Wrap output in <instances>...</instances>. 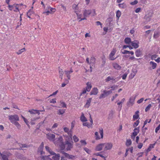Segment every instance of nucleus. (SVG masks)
Wrapping results in <instances>:
<instances>
[{
    "mask_svg": "<svg viewBox=\"0 0 160 160\" xmlns=\"http://www.w3.org/2000/svg\"><path fill=\"white\" fill-rule=\"evenodd\" d=\"M53 143L56 146L59 147L61 150L64 149V142L62 136L59 137Z\"/></svg>",
    "mask_w": 160,
    "mask_h": 160,
    "instance_id": "f257e3e1",
    "label": "nucleus"
},
{
    "mask_svg": "<svg viewBox=\"0 0 160 160\" xmlns=\"http://www.w3.org/2000/svg\"><path fill=\"white\" fill-rule=\"evenodd\" d=\"M52 155L53 156L52 157V158L50 157V155L42 156V158L45 160H59L60 157L59 154L55 153V154Z\"/></svg>",
    "mask_w": 160,
    "mask_h": 160,
    "instance_id": "f03ea898",
    "label": "nucleus"
},
{
    "mask_svg": "<svg viewBox=\"0 0 160 160\" xmlns=\"http://www.w3.org/2000/svg\"><path fill=\"white\" fill-rule=\"evenodd\" d=\"M73 142L66 140L64 143V149L66 148L67 151L70 150L73 147Z\"/></svg>",
    "mask_w": 160,
    "mask_h": 160,
    "instance_id": "7ed1b4c3",
    "label": "nucleus"
},
{
    "mask_svg": "<svg viewBox=\"0 0 160 160\" xmlns=\"http://www.w3.org/2000/svg\"><path fill=\"white\" fill-rule=\"evenodd\" d=\"M8 119L12 123H13L14 122L19 120V118L18 116L16 114L9 115Z\"/></svg>",
    "mask_w": 160,
    "mask_h": 160,
    "instance_id": "20e7f679",
    "label": "nucleus"
},
{
    "mask_svg": "<svg viewBox=\"0 0 160 160\" xmlns=\"http://www.w3.org/2000/svg\"><path fill=\"white\" fill-rule=\"evenodd\" d=\"M152 15V13L150 12L145 15L144 17V19L145 20V21L144 22L145 24H147L148 22L150 21Z\"/></svg>",
    "mask_w": 160,
    "mask_h": 160,
    "instance_id": "39448f33",
    "label": "nucleus"
},
{
    "mask_svg": "<svg viewBox=\"0 0 160 160\" xmlns=\"http://www.w3.org/2000/svg\"><path fill=\"white\" fill-rule=\"evenodd\" d=\"M116 52V50L115 48H113L112 51L109 55V58L110 60L113 61L115 60L118 58V56L116 57H114L115 53Z\"/></svg>",
    "mask_w": 160,
    "mask_h": 160,
    "instance_id": "423d86ee",
    "label": "nucleus"
},
{
    "mask_svg": "<svg viewBox=\"0 0 160 160\" xmlns=\"http://www.w3.org/2000/svg\"><path fill=\"white\" fill-rule=\"evenodd\" d=\"M65 157L69 159H74L76 158V157L73 155L69 154L68 153L64 152L63 151L61 152Z\"/></svg>",
    "mask_w": 160,
    "mask_h": 160,
    "instance_id": "0eeeda50",
    "label": "nucleus"
},
{
    "mask_svg": "<svg viewBox=\"0 0 160 160\" xmlns=\"http://www.w3.org/2000/svg\"><path fill=\"white\" fill-rule=\"evenodd\" d=\"M139 132V128L137 127L134 129L132 134L131 136V138L134 139L135 137L136 136Z\"/></svg>",
    "mask_w": 160,
    "mask_h": 160,
    "instance_id": "6e6552de",
    "label": "nucleus"
},
{
    "mask_svg": "<svg viewBox=\"0 0 160 160\" xmlns=\"http://www.w3.org/2000/svg\"><path fill=\"white\" fill-rule=\"evenodd\" d=\"M47 138L51 141H52L53 142L55 140V136L54 134L51 133L48 134H47Z\"/></svg>",
    "mask_w": 160,
    "mask_h": 160,
    "instance_id": "1a4fd4ad",
    "label": "nucleus"
},
{
    "mask_svg": "<svg viewBox=\"0 0 160 160\" xmlns=\"http://www.w3.org/2000/svg\"><path fill=\"white\" fill-rule=\"evenodd\" d=\"M105 150H108L111 149L112 147V144L111 143H104Z\"/></svg>",
    "mask_w": 160,
    "mask_h": 160,
    "instance_id": "9d476101",
    "label": "nucleus"
},
{
    "mask_svg": "<svg viewBox=\"0 0 160 160\" xmlns=\"http://www.w3.org/2000/svg\"><path fill=\"white\" fill-rule=\"evenodd\" d=\"M44 147V143L42 142L38 148V153H40L41 155H43L44 154V152L43 151V149Z\"/></svg>",
    "mask_w": 160,
    "mask_h": 160,
    "instance_id": "9b49d317",
    "label": "nucleus"
},
{
    "mask_svg": "<svg viewBox=\"0 0 160 160\" xmlns=\"http://www.w3.org/2000/svg\"><path fill=\"white\" fill-rule=\"evenodd\" d=\"M92 13L91 10H87L85 9L83 12V15L85 18L88 17L89 15H90Z\"/></svg>",
    "mask_w": 160,
    "mask_h": 160,
    "instance_id": "f8f14e48",
    "label": "nucleus"
},
{
    "mask_svg": "<svg viewBox=\"0 0 160 160\" xmlns=\"http://www.w3.org/2000/svg\"><path fill=\"white\" fill-rule=\"evenodd\" d=\"M108 95V94L107 92V91L106 90H104L103 91V93L101 94L99 96V99L104 98Z\"/></svg>",
    "mask_w": 160,
    "mask_h": 160,
    "instance_id": "ddd939ff",
    "label": "nucleus"
},
{
    "mask_svg": "<svg viewBox=\"0 0 160 160\" xmlns=\"http://www.w3.org/2000/svg\"><path fill=\"white\" fill-rule=\"evenodd\" d=\"M98 92V90L97 88H93L90 93V95H96Z\"/></svg>",
    "mask_w": 160,
    "mask_h": 160,
    "instance_id": "4468645a",
    "label": "nucleus"
},
{
    "mask_svg": "<svg viewBox=\"0 0 160 160\" xmlns=\"http://www.w3.org/2000/svg\"><path fill=\"white\" fill-rule=\"evenodd\" d=\"M74 12L77 15L78 19H80L79 20V22H80L82 20L86 19V18L85 17L83 18H81V17H82V15L81 14L78 13L77 12V11H74Z\"/></svg>",
    "mask_w": 160,
    "mask_h": 160,
    "instance_id": "2eb2a0df",
    "label": "nucleus"
},
{
    "mask_svg": "<svg viewBox=\"0 0 160 160\" xmlns=\"http://www.w3.org/2000/svg\"><path fill=\"white\" fill-rule=\"evenodd\" d=\"M113 67L115 69L117 70H119L121 68V67L119 64L117 63H113L112 64Z\"/></svg>",
    "mask_w": 160,
    "mask_h": 160,
    "instance_id": "dca6fc26",
    "label": "nucleus"
},
{
    "mask_svg": "<svg viewBox=\"0 0 160 160\" xmlns=\"http://www.w3.org/2000/svg\"><path fill=\"white\" fill-rule=\"evenodd\" d=\"M103 147H104V143L99 144L96 147L95 150L96 151H100L102 149Z\"/></svg>",
    "mask_w": 160,
    "mask_h": 160,
    "instance_id": "f3484780",
    "label": "nucleus"
},
{
    "mask_svg": "<svg viewBox=\"0 0 160 160\" xmlns=\"http://www.w3.org/2000/svg\"><path fill=\"white\" fill-rule=\"evenodd\" d=\"M116 78L112 76H108L105 79V81L106 82H108L111 80L114 81L115 80Z\"/></svg>",
    "mask_w": 160,
    "mask_h": 160,
    "instance_id": "a211bd4d",
    "label": "nucleus"
},
{
    "mask_svg": "<svg viewBox=\"0 0 160 160\" xmlns=\"http://www.w3.org/2000/svg\"><path fill=\"white\" fill-rule=\"evenodd\" d=\"M46 150L48 151L51 155H53L55 154V153L53 152L51 149H50L49 147L48 146H46L45 147Z\"/></svg>",
    "mask_w": 160,
    "mask_h": 160,
    "instance_id": "6ab92c4d",
    "label": "nucleus"
},
{
    "mask_svg": "<svg viewBox=\"0 0 160 160\" xmlns=\"http://www.w3.org/2000/svg\"><path fill=\"white\" fill-rule=\"evenodd\" d=\"M92 100V98H89L87 101L86 104L84 106L86 108H88L90 105V103Z\"/></svg>",
    "mask_w": 160,
    "mask_h": 160,
    "instance_id": "aec40b11",
    "label": "nucleus"
},
{
    "mask_svg": "<svg viewBox=\"0 0 160 160\" xmlns=\"http://www.w3.org/2000/svg\"><path fill=\"white\" fill-rule=\"evenodd\" d=\"M149 64L151 66L152 69H154L156 68L157 66L156 63L152 61H151L149 62Z\"/></svg>",
    "mask_w": 160,
    "mask_h": 160,
    "instance_id": "412c9836",
    "label": "nucleus"
},
{
    "mask_svg": "<svg viewBox=\"0 0 160 160\" xmlns=\"http://www.w3.org/2000/svg\"><path fill=\"white\" fill-rule=\"evenodd\" d=\"M0 157H2L1 160H9L7 156L3 154L1 152H0Z\"/></svg>",
    "mask_w": 160,
    "mask_h": 160,
    "instance_id": "4be33fe9",
    "label": "nucleus"
},
{
    "mask_svg": "<svg viewBox=\"0 0 160 160\" xmlns=\"http://www.w3.org/2000/svg\"><path fill=\"white\" fill-rule=\"evenodd\" d=\"M80 120L82 122H86L87 121V119L84 116V114L83 112L82 113V115L80 117Z\"/></svg>",
    "mask_w": 160,
    "mask_h": 160,
    "instance_id": "5701e85b",
    "label": "nucleus"
},
{
    "mask_svg": "<svg viewBox=\"0 0 160 160\" xmlns=\"http://www.w3.org/2000/svg\"><path fill=\"white\" fill-rule=\"evenodd\" d=\"M131 43L132 45L135 48H137L139 47L138 43H136L135 41L132 42Z\"/></svg>",
    "mask_w": 160,
    "mask_h": 160,
    "instance_id": "b1692460",
    "label": "nucleus"
},
{
    "mask_svg": "<svg viewBox=\"0 0 160 160\" xmlns=\"http://www.w3.org/2000/svg\"><path fill=\"white\" fill-rule=\"evenodd\" d=\"M59 78L61 79H62L63 76L64 74V72L61 69H60L59 71Z\"/></svg>",
    "mask_w": 160,
    "mask_h": 160,
    "instance_id": "393cba45",
    "label": "nucleus"
},
{
    "mask_svg": "<svg viewBox=\"0 0 160 160\" xmlns=\"http://www.w3.org/2000/svg\"><path fill=\"white\" fill-rule=\"evenodd\" d=\"M87 86L86 89L88 92H89L92 88V86L89 82H88L87 83Z\"/></svg>",
    "mask_w": 160,
    "mask_h": 160,
    "instance_id": "a878e982",
    "label": "nucleus"
},
{
    "mask_svg": "<svg viewBox=\"0 0 160 160\" xmlns=\"http://www.w3.org/2000/svg\"><path fill=\"white\" fill-rule=\"evenodd\" d=\"M139 112L138 111H137L135 113V114L133 115V119H137L139 118V116L138 115V113Z\"/></svg>",
    "mask_w": 160,
    "mask_h": 160,
    "instance_id": "bb28decb",
    "label": "nucleus"
},
{
    "mask_svg": "<svg viewBox=\"0 0 160 160\" xmlns=\"http://www.w3.org/2000/svg\"><path fill=\"white\" fill-rule=\"evenodd\" d=\"M136 55L137 57H140L142 55V52L139 49L137 50L135 52Z\"/></svg>",
    "mask_w": 160,
    "mask_h": 160,
    "instance_id": "cd10ccee",
    "label": "nucleus"
},
{
    "mask_svg": "<svg viewBox=\"0 0 160 160\" xmlns=\"http://www.w3.org/2000/svg\"><path fill=\"white\" fill-rule=\"evenodd\" d=\"M65 110L64 109H60L57 112V114L58 115H62L65 112Z\"/></svg>",
    "mask_w": 160,
    "mask_h": 160,
    "instance_id": "c85d7f7f",
    "label": "nucleus"
},
{
    "mask_svg": "<svg viewBox=\"0 0 160 160\" xmlns=\"http://www.w3.org/2000/svg\"><path fill=\"white\" fill-rule=\"evenodd\" d=\"M118 6L119 8L123 9H125L127 8V5L124 3L119 4Z\"/></svg>",
    "mask_w": 160,
    "mask_h": 160,
    "instance_id": "c756f323",
    "label": "nucleus"
},
{
    "mask_svg": "<svg viewBox=\"0 0 160 160\" xmlns=\"http://www.w3.org/2000/svg\"><path fill=\"white\" fill-rule=\"evenodd\" d=\"M134 98H129V102L128 103V104H129L130 103L131 105H132L134 103Z\"/></svg>",
    "mask_w": 160,
    "mask_h": 160,
    "instance_id": "7c9ffc66",
    "label": "nucleus"
},
{
    "mask_svg": "<svg viewBox=\"0 0 160 160\" xmlns=\"http://www.w3.org/2000/svg\"><path fill=\"white\" fill-rule=\"evenodd\" d=\"M26 50V49L25 48H23L20 50H19L18 51V52H17L16 53L18 55L21 54L22 53L25 51Z\"/></svg>",
    "mask_w": 160,
    "mask_h": 160,
    "instance_id": "2f4dec72",
    "label": "nucleus"
},
{
    "mask_svg": "<svg viewBox=\"0 0 160 160\" xmlns=\"http://www.w3.org/2000/svg\"><path fill=\"white\" fill-rule=\"evenodd\" d=\"M122 53L125 54H131L132 55H133L134 54V52L132 51H129L127 50H124L123 52H122Z\"/></svg>",
    "mask_w": 160,
    "mask_h": 160,
    "instance_id": "473e14b6",
    "label": "nucleus"
},
{
    "mask_svg": "<svg viewBox=\"0 0 160 160\" xmlns=\"http://www.w3.org/2000/svg\"><path fill=\"white\" fill-rule=\"evenodd\" d=\"M90 64H91L92 65L94 64L95 62V59L94 57H91V58L90 60Z\"/></svg>",
    "mask_w": 160,
    "mask_h": 160,
    "instance_id": "72a5a7b5",
    "label": "nucleus"
},
{
    "mask_svg": "<svg viewBox=\"0 0 160 160\" xmlns=\"http://www.w3.org/2000/svg\"><path fill=\"white\" fill-rule=\"evenodd\" d=\"M124 42L126 44H129L132 42L130 38H126L124 40Z\"/></svg>",
    "mask_w": 160,
    "mask_h": 160,
    "instance_id": "f704fd0d",
    "label": "nucleus"
},
{
    "mask_svg": "<svg viewBox=\"0 0 160 160\" xmlns=\"http://www.w3.org/2000/svg\"><path fill=\"white\" fill-rule=\"evenodd\" d=\"M17 127V128L19 129H20L21 128V126L20 124L18 122H16L13 123Z\"/></svg>",
    "mask_w": 160,
    "mask_h": 160,
    "instance_id": "c9c22d12",
    "label": "nucleus"
},
{
    "mask_svg": "<svg viewBox=\"0 0 160 160\" xmlns=\"http://www.w3.org/2000/svg\"><path fill=\"white\" fill-rule=\"evenodd\" d=\"M78 4H73L72 6V8L74 11H77L78 10Z\"/></svg>",
    "mask_w": 160,
    "mask_h": 160,
    "instance_id": "e433bc0d",
    "label": "nucleus"
},
{
    "mask_svg": "<svg viewBox=\"0 0 160 160\" xmlns=\"http://www.w3.org/2000/svg\"><path fill=\"white\" fill-rule=\"evenodd\" d=\"M137 71H133V72L131 73L130 74V77L131 79H132L134 78V76L136 74L137 72Z\"/></svg>",
    "mask_w": 160,
    "mask_h": 160,
    "instance_id": "4c0bfd02",
    "label": "nucleus"
},
{
    "mask_svg": "<svg viewBox=\"0 0 160 160\" xmlns=\"http://www.w3.org/2000/svg\"><path fill=\"white\" fill-rule=\"evenodd\" d=\"M132 143V142L130 139H128L127 140L126 142V145L127 146H130Z\"/></svg>",
    "mask_w": 160,
    "mask_h": 160,
    "instance_id": "58836bf2",
    "label": "nucleus"
},
{
    "mask_svg": "<svg viewBox=\"0 0 160 160\" xmlns=\"http://www.w3.org/2000/svg\"><path fill=\"white\" fill-rule=\"evenodd\" d=\"M60 105L62 107V108H66L67 106L65 103L63 101H60Z\"/></svg>",
    "mask_w": 160,
    "mask_h": 160,
    "instance_id": "ea45409f",
    "label": "nucleus"
},
{
    "mask_svg": "<svg viewBox=\"0 0 160 160\" xmlns=\"http://www.w3.org/2000/svg\"><path fill=\"white\" fill-rule=\"evenodd\" d=\"M65 72L68 79L69 80L70 79L71 77V76L70 75V73H69V72H68V71H65Z\"/></svg>",
    "mask_w": 160,
    "mask_h": 160,
    "instance_id": "a19ab883",
    "label": "nucleus"
},
{
    "mask_svg": "<svg viewBox=\"0 0 160 160\" xmlns=\"http://www.w3.org/2000/svg\"><path fill=\"white\" fill-rule=\"evenodd\" d=\"M22 118L23 119L25 122L26 123V124L28 126V127H29L30 126L29 125L28 122L23 116L22 115L21 116Z\"/></svg>",
    "mask_w": 160,
    "mask_h": 160,
    "instance_id": "79ce46f5",
    "label": "nucleus"
},
{
    "mask_svg": "<svg viewBox=\"0 0 160 160\" xmlns=\"http://www.w3.org/2000/svg\"><path fill=\"white\" fill-rule=\"evenodd\" d=\"M121 14V12L119 10H118L116 13V17L118 18V19H119V18L120 17Z\"/></svg>",
    "mask_w": 160,
    "mask_h": 160,
    "instance_id": "37998d69",
    "label": "nucleus"
},
{
    "mask_svg": "<svg viewBox=\"0 0 160 160\" xmlns=\"http://www.w3.org/2000/svg\"><path fill=\"white\" fill-rule=\"evenodd\" d=\"M33 13V12L31 11V10H29L28 12H27V16L29 18H30V15L32 14Z\"/></svg>",
    "mask_w": 160,
    "mask_h": 160,
    "instance_id": "c03bdc74",
    "label": "nucleus"
},
{
    "mask_svg": "<svg viewBox=\"0 0 160 160\" xmlns=\"http://www.w3.org/2000/svg\"><path fill=\"white\" fill-rule=\"evenodd\" d=\"M100 130V133L101 138H103V130L102 128H101L99 129Z\"/></svg>",
    "mask_w": 160,
    "mask_h": 160,
    "instance_id": "a18cd8bd",
    "label": "nucleus"
},
{
    "mask_svg": "<svg viewBox=\"0 0 160 160\" xmlns=\"http://www.w3.org/2000/svg\"><path fill=\"white\" fill-rule=\"evenodd\" d=\"M152 105L151 104H150L146 108L145 110L146 112L148 111L150 109V108L151 107Z\"/></svg>",
    "mask_w": 160,
    "mask_h": 160,
    "instance_id": "49530a36",
    "label": "nucleus"
},
{
    "mask_svg": "<svg viewBox=\"0 0 160 160\" xmlns=\"http://www.w3.org/2000/svg\"><path fill=\"white\" fill-rule=\"evenodd\" d=\"M28 112H29L31 114H36V110L32 109L31 110H29L28 111Z\"/></svg>",
    "mask_w": 160,
    "mask_h": 160,
    "instance_id": "de8ad7c7",
    "label": "nucleus"
},
{
    "mask_svg": "<svg viewBox=\"0 0 160 160\" xmlns=\"http://www.w3.org/2000/svg\"><path fill=\"white\" fill-rule=\"evenodd\" d=\"M67 133L69 136L72 139V131L71 130H70L67 132Z\"/></svg>",
    "mask_w": 160,
    "mask_h": 160,
    "instance_id": "09e8293b",
    "label": "nucleus"
},
{
    "mask_svg": "<svg viewBox=\"0 0 160 160\" xmlns=\"http://www.w3.org/2000/svg\"><path fill=\"white\" fill-rule=\"evenodd\" d=\"M91 14L92 16H94L96 14V13L95 12V10L94 9H93L92 10V13Z\"/></svg>",
    "mask_w": 160,
    "mask_h": 160,
    "instance_id": "8fccbe9b",
    "label": "nucleus"
},
{
    "mask_svg": "<svg viewBox=\"0 0 160 160\" xmlns=\"http://www.w3.org/2000/svg\"><path fill=\"white\" fill-rule=\"evenodd\" d=\"M73 138L74 141L75 142H77L78 141L79 139L75 135H74L73 137Z\"/></svg>",
    "mask_w": 160,
    "mask_h": 160,
    "instance_id": "3c124183",
    "label": "nucleus"
},
{
    "mask_svg": "<svg viewBox=\"0 0 160 160\" xmlns=\"http://www.w3.org/2000/svg\"><path fill=\"white\" fill-rule=\"evenodd\" d=\"M58 126V124L57 123H55L52 126L51 129H53L57 127Z\"/></svg>",
    "mask_w": 160,
    "mask_h": 160,
    "instance_id": "603ef678",
    "label": "nucleus"
},
{
    "mask_svg": "<svg viewBox=\"0 0 160 160\" xmlns=\"http://www.w3.org/2000/svg\"><path fill=\"white\" fill-rule=\"evenodd\" d=\"M101 152L96 153L94 154V155H96L97 156H100L102 158H105V157L103 156L100 154Z\"/></svg>",
    "mask_w": 160,
    "mask_h": 160,
    "instance_id": "864d4df0",
    "label": "nucleus"
},
{
    "mask_svg": "<svg viewBox=\"0 0 160 160\" xmlns=\"http://www.w3.org/2000/svg\"><path fill=\"white\" fill-rule=\"evenodd\" d=\"M83 125L84 126H87L88 128H89L91 126V125H90L88 123V122H85L83 123Z\"/></svg>",
    "mask_w": 160,
    "mask_h": 160,
    "instance_id": "5fc2aeb1",
    "label": "nucleus"
},
{
    "mask_svg": "<svg viewBox=\"0 0 160 160\" xmlns=\"http://www.w3.org/2000/svg\"><path fill=\"white\" fill-rule=\"evenodd\" d=\"M43 14L46 13L47 15H49V14H51L52 12L49 10H48L47 11H45L43 12Z\"/></svg>",
    "mask_w": 160,
    "mask_h": 160,
    "instance_id": "6e6d98bb",
    "label": "nucleus"
},
{
    "mask_svg": "<svg viewBox=\"0 0 160 160\" xmlns=\"http://www.w3.org/2000/svg\"><path fill=\"white\" fill-rule=\"evenodd\" d=\"M138 3V1L137 0H134L133 2L130 3V4L132 5H134Z\"/></svg>",
    "mask_w": 160,
    "mask_h": 160,
    "instance_id": "4d7b16f0",
    "label": "nucleus"
},
{
    "mask_svg": "<svg viewBox=\"0 0 160 160\" xmlns=\"http://www.w3.org/2000/svg\"><path fill=\"white\" fill-rule=\"evenodd\" d=\"M159 33L158 32H155L154 33L153 37L155 38H157L158 37Z\"/></svg>",
    "mask_w": 160,
    "mask_h": 160,
    "instance_id": "13d9d810",
    "label": "nucleus"
},
{
    "mask_svg": "<svg viewBox=\"0 0 160 160\" xmlns=\"http://www.w3.org/2000/svg\"><path fill=\"white\" fill-rule=\"evenodd\" d=\"M157 56L158 55L156 54L152 55L151 57V59L152 60H155V58H156Z\"/></svg>",
    "mask_w": 160,
    "mask_h": 160,
    "instance_id": "bf43d9fd",
    "label": "nucleus"
},
{
    "mask_svg": "<svg viewBox=\"0 0 160 160\" xmlns=\"http://www.w3.org/2000/svg\"><path fill=\"white\" fill-rule=\"evenodd\" d=\"M84 150L88 153L90 154L91 152V151L87 148H84Z\"/></svg>",
    "mask_w": 160,
    "mask_h": 160,
    "instance_id": "052dcab7",
    "label": "nucleus"
},
{
    "mask_svg": "<svg viewBox=\"0 0 160 160\" xmlns=\"http://www.w3.org/2000/svg\"><path fill=\"white\" fill-rule=\"evenodd\" d=\"M50 11L52 13V12H54L56 11V9L54 8H50Z\"/></svg>",
    "mask_w": 160,
    "mask_h": 160,
    "instance_id": "680f3d73",
    "label": "nucleus"
},
{
    "mask_svg": "<svg viewBox=\"0 0 160 160\" xmlns=\"http://www.w3.org/2000/svg\"><path fill=\"white\" fill-rule=\"evenodd\" d=\"M95 135L96 136V139H100V138H99V135H98V132H96L95 133Z\"/></svg>",
    "mask_w": 160,
    "mask_h": 160,
    "instance_id": "e2e57ef3",
    "label": "nucleus"
},
{
    "mask_svg": "<svg viewBox=\"0 0 160 160\" xmlns=\"http://www.w3.org/2000/svg\"><path fill=\"white\" fill-rule=\"evenodd\" d=\"M80 142L82 145H85L87 144L86 142L84 140H81Z\"/></svg>",
    "mask_w": 160,
    "mask_h": 160,
    "instance_id": "0e129e2a",
    "label": "nucleus"
},
{
    "mask_svg": "<svg viewBox=\"0 0 160 160\" xmlns=\"http://www.w3.org/2000/svg\"><path fill=\"white\" fill-rule=\"evenodd\" d=\"M14 5H11L9 4L8 5V7L9 8V9L10 10H12V8H14Z\"/></svg>",
    "mask_w": 160,
    "mask_h": 160,
    "instance_id": "69168bd1",
    "label": "nucleus"
},
{
    "mask_svg": "<svg viewBox=\"0 0 160 160\" xmlns=\"http://www.w3.org/2000/svg\"><path fill=\"white\" fill-rule=\"evenodd\" d=\"M63 130H64V131L66 132H67V133L68 132V131H70L69 130V129L67 128V127H64V128H63Z\"/></svg>",
    "mask_w": 160,
    "mask_h": 160,
    "instance_id": "338daca9",
    "label": "nucleus"
},
{
    "mask_svg": "<svg viewBox=\"0 0 160 160\" xmlns=\"http://www.w3.org/2000/svg\"><path fill=\"white\" fill-rule=\"evenodd\" d=\"M139 123V121L138 120H137L135 122H134V124L133 125L134 127L137 126Z\"/></svg>",
    "mask_w": 160,
    "mask_h": 160,
    "instance_id": "774afa93",
    "label": "nucleus"
}]
</instances>
